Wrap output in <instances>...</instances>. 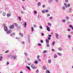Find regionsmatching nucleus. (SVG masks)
I'll return each instance as SVG.
<instances>
[{"label": "nucleus", "mask_w": 73, "mask_h": 73, "mask_svg": "<svg viewBox=\"0 0 73 73\" xmlns=\"http://www.w3.org/2000/svg\"><path fill=\"white\" fill-rule=\"evenodd\" d=\"M3 26L4 28V31H5V32L8 31V27H7V26H6V25H5V23H4Z\"/></svg>", "instance_id": "f257e3e1"}, {"label": "nucleus", "mask_w": 73, "mask_h": 73, "mask_svg": "<svg viewBox=\"0 0 73 73\" xmlns=\"http://www.w3.org/2000/svg\"><path fill=\"white\" fill-rule=\"evenodd\" d=\"M31 68H32L33 69H36V68H37V67L36 66H35V65L33 64L31 65Z\"/></svg>", "instance_id": "f03ea898"}, {"label": "nucleus", "mask_w": 73, "mask_h": 73, "mask_svg": "<svg viewBox=\"0 0 73 73\" xmlns=\"http://www.w3.org/2000/svg\"><path fill=\"white\" fill-rule=\"evenodd\" d=\"M51 40V38L50 37H48L47 38V39L46 40V42H49V40Z\"/></svg>", "instance_id": "7ed1b4c3"}, {"label": "nucleus", "mask_w": 73, "mask_h": 73, "mask_svg": "<svg viewBox=\"0 0 73 73\" xmlns=\"http://www.w3.org/2000/svg\"><path fill=\"white\" fill-rule=\"evenodd\" d=\"M72 11H73V10L71 9V8H69L68 11V13H72Z\"/></svg>", "instance_id": "20e7f679"}, {"label": "nucleus", "mask_w": 73, "mask_h": 73, "mask_svg": "<svg viewBox=\"0 0 73 73\" xmlns=\"http://www.w3.org/2000/svg\"><path fill=\"white\" fill-rule=\"evenodd\" d=\"M12 57L13 59L14 60H15L16 59V58H17V57H16V56L15 55H12Z\"/></svg>", "instance_id": "39448f33"}, {"label": "nucleus", "mask_w": 73, "mask_h": 73, "mask_svg": "<svg viewBox=\"0 0 73 73\" xmlns=\"http://www.w3.org/2000/svg\"><path fill=\"white\" fill-rule=\"evenodd\" d=\"M14 28V25H10L9 27L10 29H13Z\"/></svg>", "instance_id": "423d86ee"}, {"label": "nucleus", "mask_w": 73, "mask_h": 73, "mask_svg": "<svg viewBox=\"0 0 73 73\" xmlns=\"http://www.w3.org/2000/svg\"><path fill=\"white\" fill-rule=\"evenodd\" d=\"M46 29L48 31V32H50V28L48 26H46Z\"/></svg>", "instance_id": "0eeeda50"}, {"label": "nucleus", "mask_w": 73, "mask_h": 73, "mask_svg": "<svg viewBox=\"0 0 73 73\" xmlns=\"http://www.w3.org/2000/svg\"><path fill=\"white\" fill-rule=\"evenodd\" d=\"M6 32V33L7 35H9V34L11 33V31H8H8Z\"/></svg>", "instance_id": "6e6552de"}, {"label": "nucleus", "mask_w": 73, "mask_h": 73, "mask_svg": "<svg viewBox=\"0 0 73 73\" xmlns=\"http://www.w3.org/2000/svg\"><path fill=\"white\" fill-rule=\"evenodd\" d=\"M23 25L26 28L27 27V22H25V23H24Z\"/></svg>", "instance_id": "1a4fd4ad"}, {"label": "nucleus", "mask_w": 73, "mask_h": 73, "mask_svg": "<svg viewBox=\"0 0 73 73\" xmlns=\"http://www.w3.org/2000/svg\"><path fill=\"white\" fill-rule=\"evenodd\" d=\"M46 42V46H47V47H49V46H50V45L49 44V42Z\"/></svg>", "instance_id": "9d476101"}, {"label": "nucleus", "mask_w": 73, "mask_h": 73, "mask_svg": "<svg viewBox=\"0 0 73 73\" xmlns=\"http://www.w3.org/2000/svg\"><path fill=\"white\" fill-rule=\"evenodd\" d=\"M55 36L56 37V39H58V34L56 33L55 34Z\"/></svg>", "instance_id": "9b49d317"}, {"label": "nucleus", "mask_w": 73, "mask_h": 73, "mask_svg": "<svg viewBox=\"0 0 73 73\" xmlns=\"http://www.w3.org/2000/svg\"><path fill=\"white\" fill-rule=\"evenodd\" d=\"M26 68L27 69L29 70H31V68H30V67H29V66H26Z\"/></svg>", "instance_id": "f8f14e48"}, {"label": "nucleus", "mask_w": 73, "mask_h": 73, "mask_svg": "<svg viewBox=\"0 0 73 73\" xmlns=\"http://www.w3.org/2000/svg\"><path fill=\"white\" fill-rule=\"evenodd\" d=\"M54 58H56L57 57V54H55L54 55Z\"/></svg>", "instance_id": "ddd939ff"}, {"label": "nucleus", "mask_w": 73, "mask_h": 73, "mask_svg": "<svg viewBox=\"0 0 73 73\" xmlns=\"http://www.w3.org/2000/svg\"><path fill=\"white\" fill-rule=\"evenodd\" d=\"M34 63H35V64H36V65H37V64L38 63V61L37 60H35L34 62Z\"/></svg>", "instance_id": "4468645a"}, {"label": "nucleus", "mask_w": 73, "mask_h": 73, "mask_svg": "<svg viewBox=\"0 0 73 73\" xmlns=\"http://www.w3.org/2000/svg\"><path fill=\"white\" fill-rule=\"evenodd\" d=\"M15 35V33H13L12 34H10L11 36H14Z\"/></svg>", "instance_id": "2eb2a0df"}, {"label": "nucleus", "mask_w": 73, "mask_h": 73, "mask_svg": "<svg viewBox=\"0 0 73 73\" xmlns=\"http://www.w3.org/2000/svg\"><path fill=\"white\" fill-rule=\"evenodd\" d=\"M58 49L59 51H61V50H62V48L61 47H59L58 48Z\"/></svg>", "instance_id": "dca6fc26"}, {"label": "nucleus", "mask_w": 73, "mask_h": 73, "mask_svg": "<svg viewBox=\"0 0 73 73\" xmlns=\"http://www.w3.org/2000/svg\"><path fill=\"white\" fill-rule=\"evenodd\" d=\"M43 68L44 70H46V69H47V68H46V66H43Z\"/></svg>", "instance_id": "f3484780"}, {"label": "nucleus", "mask_w": 73, "mask_h": 73, "mask_svg": "<svg viewBox=\"0 0 73 73\" xmlns=\"http://www.w3.org/2000/svg\"><path fill=\"white\" fill-rule=\"evenodd\" d=\"M53 1V0H49L48 2L50 4V3H52V1Z\"/></svg>", "instance_id": "a211bd4d"}, {"label": "nucleus", "mask_w": 73, "mask_h": 73, "mask_svg": "<svg viewBox=\"0 0 73 73\" xmlns=\"http://www.w3.org/2000/svg\"><path fill=\"white\" fill-rule=\"evenodd\" d=\"M19 35L21 36V37H23L24 36V35L23 34V33H19Z\"/></svg>", "instance_id": "6ab92c4d"}, {"label": "nucleus", "mask_w": 73, "mask_h": 73, "mask_svg": "<svg viewBox=\"0 0 73 73\" xmlns=\"http://www.w3.org/2000/svg\"><path fill=\"white\" fill-rule=\"evenodd\" d=\"M64 5L65 8H68L67 5V4H66V3H64Z\"/></svg>", "instance_id": "aec40b11"}, {"label": "nucleus", "mask_w": 73, "mask_h": 73, "mask_svg": "<svg viewBox=\"0 0 73 73\" xmlns=\"http://www.w3.org/2000/svg\"><path fill=\"white\" fill-rule=\"evenodd\" d=\"M52 62V60L50 59H49L48 60V62L49 64H50Z\"/></svg>", "instance_id": "412c9836"}, {"label": "nucleus", "mask_w": 73, "mask_h": 73, "mask_svg": "<svg viewBox=\"0 0 73 73\" xmlns=\"http://www.w3.org/2000/svg\"><path fill=\"white\" fill-rule=\"evenodd\" d=\"M3 58L2 57V56H0V61H2L3 60Z\"/></svg>", "instance_id": "4be33fe9"}, {"label": "nucleus", "mask_w": 73, "mask_h": 73, "mask_svg": "<svg viewBox=\"0 0 73 73\" xmlns=\"http://www.w3.org/2000/svg\"><path fill=\"white\" fill-rule=\"evenodd\" d=\"M46 73H50V71L48 70H47L46 71Z\"/></svg>", "instance_id": "5701e85b"}, {"label": "nucleus", "mask_w": 73, "mask_h": 73, "mask_svg": "<svg viewBox=\"0 0 73 73\" xmlns=\"http://www.w3.org/2000/svg\"><path fill=\"white\" fill-rule=\"evenodd\" d=\"M18 19H19V20H20V21H21V17L20 16H18Z\"/></svg>", "instance_id": "b1692460"}, {"label": "nucleus", "mask_w": 73, "mask_h": 73, "mask_svg": "<svg viewBox=\"0 0 73 73\" xmlns=\"http://www.w3.org/2000/svg\"><path fill=\"white\" fill-rule=\"evenodd\" d=\"M53 19V17H50L49 18V20H52Z\"/></svg>", "instance_id": "393cba45"}, {"label": "nucleus", "mask_w": 73, "mask_h": 73, "mask_svg": "<svg viewBox=\"0 0 73 73\" xmlns=\"http://www.w3.org/2000/svg\"><path fill=\"white\" fill-rule=\"evenodd\" d=\"M14 24L15 25V27H18V24H17V23H14Z\"/></svg>", "instance_id": "a878e982"}, {"label": "nucleus", "mask_w": 73, "mask_h": 73, "mask_svg": "<svg viewBox=\"0 0 73 73\" xmlns=\"http://www.w3.org/2000/svg\"><path fill=\"white\" fill-rule=\"evenodd\" d=\"M34 14H35V15H36V14H37V11H36V10H34Z\"/></svg>", "instance_id": "bb28decb"}, {"label": "nucleus", "mask_w": 73, "mask_h": 73, "mask_svg": "<svg viewBox=\"0 0 73 73\" xmlns=\"http://www.w3.org/2000/svg\"><path fill=\"white\" fill-rule=\"evenodd\" d=\"M56 43V42H55V41H54L52 42V45H54V44H55V43Z\"/></svg>", "instance_id": "cd10ccee"}, {"label": "nucleus", "mask_w": 73, "mask_h": 73, "mask_svg": "<svg viewBox=\"0 0 73 73\" xmlns=\"http://www.w3.org/2000/svg\"><path fill=\"white\" fill-rule=\"evenodd\" d=\"M7 57H8L10 58L12 57V55H9L7 56Z\"/></svg>", "instance_id": "c85d7f7f"}, {"label": "nucleus", "mask_w": 73, "mask_h": 73, "mask_svg": "<svg viewBox=\"0 0 73 73\" xmlns=\"http://www.w3.org/2000/svg\"><path fill=\"white\" fill-rule=\"evenodd\" d=\"M38 6H40L41 5V3H40V2H38Z\"/></svg>", "instance_id": "c756f323"}, {"label": "nucleus", "mask_w": 73, "mask_h": 73, "mask_svg": "<svg viewBox=\"0 0 73 73\" xmlns=\"http://www.w3.org/2000/svg\"><path fill=\"white\" fill-rule=\"evenodd\" d=\"M46 52H47V50H44L43 52V53H46Z\"/></svg>", "instance_id": "7c9ffc66"}, {"label": "nucleus", "mask_w": 73, "mask_h": 73, "mask_svg": "<svg viewBox=\"0 0 73 73\" xmlns=\"http://www.w3.org/2000/svg\"><path fill=\"white\" fill-rule=\"evenodd\" d=\"M20 26H18L17 27V30H20Z\"/></svg>", "instance_id": "2f4dec72"}, {"label": "nucleus", "mask_w": 73, "mask_h": 73, "mask_svg": "<svg viewBox=\"0 0 73 73\" xmlns=\"http://www.w3.org/2000/svg\"><path fill=\"white\" fill-rule=\"evenodd\" d=\"M42 13H45V10H43L42 11Z\"/></svg>", "instance_id": "473e14b6"}, {"label": "nucleus", "mask_w": 73, "mask_h": 73, "mask_svg": "<svg viewBox=\"0 0 73 73\" xmlns=\"http://www.w3.org/2000/svg\"><path fill=\"white\" fill-rule=\"evenodd\" d=\"M57 54H58V55L59 56H61V55H62L61 53H59L57 52Z\"/></svg>", "instance_id": "72a5a7b5"}, {"label": "nucleus", "mask_w": 73, "mask_h": 73, "mask_svg": "<svg viewBox=\"0 0 73 73\" xmlns=\"http://www.w3.org/2000/svg\"><path fill=\"white\" fill-rule=\"evenodd\" d=\"M48 25H49V26H52V24L50 23H48L47 24Z\"/></svg>", "instance_id": "f704fd0d"}, {"label": "nucleus", "mask_w": 73, "mask_h": 73, "mask_svg": "<svg viewBox=\"0 0 73 73\" xmlns=\"http://www.w3.org/2000/svg\"><path fill=\"white\" fill-rule=\"evenodd\" d=\"M5 15H6V13H3V16H5Z\"/></svg>", "instance_id": "c9c22d12"}, {"label": "nucleus", "mask_w": 73, "mask_h": 73, "mask_svg": "<svg viewBox=\"0 0 73 73\" xmlns=\"http://www.w3.org/2000/svg\"><path fill=\"white\" fill-rule=\"evenodd\" d=\"M70 3H68L67 4V7H70Z\"/></svg>", "instance_id": "e433bc0d"}, {"label": "nucleus", "mask_w": 73, "mask_h": 73, "mask_svg": "<svg viewBox=\"0 0 73 73\" xmlns=\"http://www.w3.org/2000/svg\"><path fill=\"white\" fill-rule=\"evenodd\" d=\"M7 17H10L11 16V14H7Z\"/></svg>", "instance_id": "4c0bfd02"}, {"label": "nucleus", "mask_w": 73, "mask_h": 73, "mask_svg": "<svg viewBox=\"0 0 73 73\" xmlns=\"http://www.w3.org/2000/svg\"><path fill=\"white\" fill-rule=\"evenodd\" d=\"M31 30L32 32H33V31H34V28H33V27H31Z\"/></svg>", "instance_id": "58836bf2"}, {"label": "nucleus", "mask_w": 73, "mask_h": 73, "mask_svg": "<svg viewBox=\"0 0 73 73\" xmlns=\"http://www.w3.org/2000/svg\"><path fill=\"white\" fill-rule=\"evenodd\" d=\"M45 12H46V13H48V12H49V11L48 10H45Z\"/></svg>", "instance_id": "ea45409f"}, {"label": "nucleus", "mask_w": 73, "mask_h": 73, "mask_svg": "<svg viewBox=\"0 0 73 73\" xmlns=\"http://www.w3.org/2000/svg\"><path fill=\"white\" fill-rule=\"evenodd\" d=\"M62 9L63 10H65V7L63 6L62 7Z\"/></svg>", "instance_id": "a19ab883"}, {"label": "nucleus", "mask_w": 73, "mask_h": 73, "mask_svg": "<svg viewBox=\"0 0 73 73\" xmlns=\"http://www.w3.org/2000/svg\"><path fill=\"white\" fill-rule=\"evenodd\" d=\"M38 46H41L42 45V44H41V43H38Z\"/></svg>", "instance_id": "79ce46f5"}, {"label": "nucleus", "mask_w": 73, "mask_h": 73, "mask_svg": "<svg viewBox=\"0 0 73 73\" xmlns=\"http://www.w3.org/2000/svg\"><path fill=\"white\" fill-rule=\"evenodd\" d=\"M21 44H25V42L24 41H22L21 42Z\"/></svg>", "instance_id": "37998d69"}, {"label": "nucleus", "mask_w": 73, "mask_h": 73, "mask_svg": "<svg viewBox=\"0 0 73 73\" xmlns=\"http://www.w3.org/2000/svg\"><path fill=\"white\" fill-rule=\"evenodd\" d=\"M70 37H71V36H70V35H68V38H70Z\"/></svg>", "instance_id": "c03bdc74"}, {"label": "nucleus", "mask_w": 73, "mask_h": 73, "mask_svg": "<svg viewBox=\"0 0 73 73\" xmlns=\"http://www.w3.org/2000/svg\"><path fill=\"white\" fill-rule=\"evenodd\" d=\"M72 27H73V26H72V25H69V27H70V28H72Z\"/></svg>", "instance_id": "a18cd8bd"}, {"label": "nucleus", "mask_w": 73, "mask_h": 73, "mask_svg": "<svg viewBox=\"0 0 73 73\" xmlns=\"http://www.w3.org/2000/svg\"><path fill=\"white\" fill-rule=\"evenodd\" d=\"M24 54H25V56H28V54L27 53V52H26L24 53Z\"/></svg>", "instance_id": "49530a36"}, {"label": "nucleus", "mask_w": 73, "mask_h": 73, "mask_svg": "<svg viewBox=\"0 0 73 73\" xmlns=\"http://www.w3.org/2000/svg\"><path fill=\"white\" fill-rule=\"evenodd\" d=\"M38 72H39V70H36V73H38Z\"/></svg>", "instance_id": "de8ad7c7"}, {"label": "nucleus", "mask_w": 73, "mask_h": 73, "mask_svg": "<svg viewBox=\"0 0 73 73\" xmlns=\"http://www.w3.org/2000/svg\"><path fill=\"white\" fill-rule=\"evenodd\" d=\"M62 22H63V23H65V22L66 21V20H65V19L62 20Z\"/></svg>", "instance_id": "09e8293b"}, {"label": "nucleus", "mask_w": 73, "mask_h": 73, "mask_svg": "<svg viewBox=\"0 0 73 73\" xmlns=\"http://www.w3.org/2000/svg\"><path fill=\"white\" fill-rule=\"evenodd\" d=\"M33 27L34 28H36V27H37V26L36 25H33Z\"/></svg>", "instance_id": "8fccbe9b"}, {"label": "nucleus", "mask_w": 73, "mask_h": 73, "mask_svg": "<svg viewBox=\"0 0 73 73\" xmlns=\"http://www.w3.org/2000/svg\"><path fill=\"white\" fill-rule=\"evenodd\" d=\"M22 8L23 9V10L25 11V7L24 6H23L22 7Z\"/></svg>", "instance_id": "3c124183"}, {"label": "nucleus", "mask_w": 73, "mask_h": 73, "mask_svg": "<svg viewBox=\"0 0 73 73\" xmlns=\"http://www.w3.org/2000/svg\"><path fill=\"white\" fill-rule=\"evenodd\" d=\"M67 31H68V32H70V31H71L70 29L68 28L67 30Z\"/></svg>", "instance_id": "603ef678"}, {"label": "nucleus", "mask_w": 73, "mask_h": 73, "mask_svg": "<svg viewBox=\"0 0 73 73\" xmlns=\"http://www.w3.org/2000/svg\"><path fill=\"white\" fill-rule=\"evenodd\" d=\"M41 35H42V36H44V33H41Z\"/></svg>", "instance_id": "864d4df0"}, {"label": "nucleus", "mask_w": 73, "mask_h": 73, "mask_svg": "<svg viewBox=\"0 0 73 73\" xmlns=\"http://www.w3.org/2000/svg\"><path fill=\"white\" fill-rule=\"evenodd\" d=\"M48 36L49 37H51L52 36V35H48Z\"/></svg>", "instance_id": "5fc2aeb1"}, {"label": "nucleus", "mask_w": 73, "mask_h": 73, "mask_svg": "<svg viewBox=\"0 0 73 73\" xmlns=\"http://www.w3.org/2000/svg\"><path fill=\"white\" fill-rule=\"evenodd\" d=\"M9 50H7L5 52V53H8V52H9Z\"/></svg>", "instance_id": "6e6d98bb"}, {"label": "nucleus", "mask_w": 73, "mask_h": 73, "mask_svg": "<svg viewBox=\"0 0 73 73\" xmlns=\"http://www.w3.org/2000/svg\"><path fill=\"white\" fill-rule=\"evenodd\" d=\"M40 42L41 43H43L44 42V41L42 40H40Z\"/></svg>", "instance_id": "4d7b16f0"}, {"label": "nucleus", "mask_w": 73, "mask_h": 73, "mask_svg": "<svg viewBox=\"0 0 73 73\" xmlns=\"http://www.w3.org/2000/svg\"><path fill=\"white\" fill-rule=\"evenodd\" d=\"M66 19L67 20H68V19H69V17H66Z\"/></svg>", "instance_id": "13d9d810"}, {"label": "nucleus", "mask_w": 73, "mask_h": 73, "mask_svg": "<svg viewBox=\"0 0 73 73\" xmlns=\"http://www.w3.org/2000/svg\"><path fill=\"white\" fill-rule=\"evenodd\" d=\"M29 43H30V38H28Z\"/></svg>", "instance_id": "bf43d9fd"}, {"label": "nucleus", "mask_w": 73, "mask_h": 73, "mask_svg": "<svg viewBox=\"0 0 73 73\" xmlns=\"http://www.w3.org/2000/svg\"><path fill=\"white\" fill-rule=\"evenodd\" d=\"M39 28L40 29H42V26H40Z\"/></svg>", "instance_id": "052dcab7"}, {"label": "nucleus", "mask_w": 73, "mask_h": 73, "mask_svg": "<svg viewBox=\"0 0 73 73\" xmlns=\"http://www.w3.org/2000/svg\"><path fill=\"white\" fill-rule=\"evenodd\" d=\"M9 62H7L6 64L7 65H9Z\"/></svg>", "instance_id": "680f3d73"}, {"label": "nucleus", "mask_w": 73, "mask_h": 73, "mask_svg": "<svg viewBox=\"0 0 73 73\" xmlns=\"http://www.w3.org/2000/svg\"><path fill=\"white\" fill-rule=\"evenodd\" d=\"M28 38H30V35H28Z\"/></svg>", "instance_id": "e2e57ef3"}, {"label": "nucleus", "mask_w": 73, "mask_h": 73, "mask_svg": "<svg viewBox=\"0 0 73 73\" xmlns=\"http://www.w3.org/2000/svg\"><path fill=\"white\" fill-rule=\"evenodd\" d=\"M16 39H17V40L18 39H20V38H18V37H16Z\"/></svg>", "instance_id": "0e129e2a"}, {"label": "nucleus", "mask_w": 73, "mask_h": 73, "mask_svg": "<svg viewBox=\"0 0 73 73\" xmlns=\"http://www.w3.org/2000/svg\"><path fill=\"white\" fill-rule=\"evenodd\" d=\"M45 7V5H42V8H44Z\"/></svg>", "instance_id": "69168bd1"}, {"label": "nucleus", "mask_w": 73, "mask_h": 73, "mask_svg": "<svg viewBox=\"0 0 73 73\" xmlns=\"http://www.w3.org/2000/svg\"><path fill=\"white\" fill-rule=\"evenodd\" d=\"M38 61H39V62L41 61V59H40V58H38Z\"/></svg>", "instance_id": "338daca9"}, {"label": "nucleus", "mask_w": 73, "mask_h": 73, "mask_svg": "<svg viewBox=\"0 0 73 73\" xmlns=\"http://www.w3.org/2000/svg\"><path fill=\"white\" fill-rule=\"evenodd\" d=\"M47 15L48 17H49V16H50V14H47Z\"/></svg>", "instance_id": "774afa93"}]
</instances>
